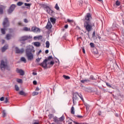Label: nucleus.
<instances>
[{
	"label": "nucleus",
	"mask_w": 124,
	"mask_h": 124,
	"mask_svg": "<svg viewBox=\"0 0 124 124\" xmlns=\"http://www.w3.org/2000/svg\"><path fill=\"white\" fill-rule=\"evenodd\" d=\"M91 18L92 16L90 14H87L86 16H85V20H86V21L84 22V27L85 30L87 31L88 32H90V31L93 30V26H94V24L92 25V24H91V22H90V19Z\"/></svg>",
	"instance_id": "1"
},
{
	"label": "nucleus",
	"mask_w": 124,
	"mask_h": 124,
	"mask_svg": "<svg viewBox=\"0 0 124 124\" xmlns=\"http://www.w3.org/2000/svg\"><path fill=\"white\" fill-rule=\"evenodd\" d=\"M0 68L1 71H5V69L7 70H10V67L7 64V62H4L3 60L1 61V62L0 63Z\"/></svg>",
	"instance_id": "2"
},
{
	"label": "nucleus",
	"mask_w": 124,
	"mask_h": 124,
	"mask_svg": "<svg viewBox=\"0 0 124 124\" xmlns=\"http://www.w3.org/2000/svg\"><path fill=\"white\" fill-rule=\"evenodd\" d=\"M26 56L28 61H31V47L27 46L26 49Z\"/></svg>",
	"instance_id": "3"
},
{
	"label": "nucleus",
	"mask_w": 124,
	"mask_h": 124,
	"mask_svg": "<svg viewBox=\"0 0 124 124\" xmlns=\"http://www.w3.org/2000/svg\"><path fill=\"white\" fill-rule=\"evenodd\" d=\"M78 96L80 97V98H81V100H84V99H83V96L81 95V94H79L78 93L76 92L74 93L73 97V101L74 104H75V100L78 99Z\"/></svg>",
	"instance_id": "4"
},
{
	"label": "nucleus",
	"mask_w": 124,
	"mask_h": 124,
	"mask_svg": "<svg viewBox=\"0 0 124 124\" xmlns=\"http://www.w3.org/2000/svg\"><path fill=\"white\" fill-rule=\"evenodd\" d=\"M47 64H49L50 66H53L55 64V62L53 61V57L49 56L46 59Z\"/></svg>",
	"instance_id": "5"
},
{
	"label": "nucleus",
	"mask_w": 124,
	"mask_h": 124,
	"mask_svg": "<svg viewBox=\"0 0 124 124\" xmlns=\"http://www.w3.org/2000/svg\"><path fill=\"white\" fill-rule=\"evenodd\" d=\"M40 65H41V66H42V67H44V68L51 67V66H50V64H48V62H47V59L44 60L43 62L40 64Z\"/></svg>",
	"instance_id": "6"
},
{
	"label": "nucleus",
	"mask_w": 124,
	"mask_h": 124,
	"mask_svg": "<svg viewBox=\"0 0 124 124\" xmlns=\"http://www.w3.org/2000/svg\"><path fill=\"white\" fill-rule=\"evenodd\" d=\"M3 26L4 28H7V27H9V21H8V18L7 17H5L4 19Z\"/></svg>",
	"instance_id": "7"
},
{
	"label": "nucleus",
	"mask_w": 124,
	"mask_h": 124,
	"mask_svg": "<svg viewBox=\"0 0 124 124\" xmlns=\"http://www.w3.org/2000/svg\"><path fill=\"white\" fill-rule=\"evenodd\" d=\"M16 7V5L12 4L11 6L10 7V8L8 10V14H11V13H12V12H13V11H14V9H15Z\"/></svg>",
	"instance_id": "8"
},
{
	"label": "nucleus",
	"mask_w": 124,
	"mask_h": 124,
	"mask_svg": "<svg viewBox=\"0 0 124 124\" xmlns=\"http://www.w3.org/2000/svg\"><path fill=\"white\" fill-rule=\"evenodd\" d=\"M31 31L33 32H35V33H38V32H40V29L36 27H33L31 28Z\"/></svg>",
	"instance_id": "9"
},
{
	"label": "nucleus",
	"mask_w": 124,
	"mask_h": 124,
	"mask_svg": "<svg viewBox=\"0 0 124 124\" xmlns=\"http://www.w3.org/2000/svg\"><path fill=\"white\" fill-rule=\"evenodd\" d=\"M31 36L30 35L23 36L21 37L20 40L21 41H26V40H28V39H31Z\"/></svg>",
	"instance_id": "10"
},
{
	"label": "nucleus",
	"mask_w": 124,
	"mask_h": 124,
	"mask_svg": "<svg viewBox=\"0 0 124 124\" xmlns=\"http://www.w3.org/2000/svg\"><path fill=\"white\" fill-rule=\"evenodd\" d=\"M16 54H23L24 53V48H21L20 49L19 48L16 47Z\"/></svg>",
	"instance_id": "11"
},
{
	"label": "nucleus",
	"mask_w": 124,
	"mask_h": 124,
	"mask_svg": "<svg viewBox=\"0 0 124 124\" xmlns=\"http://www.w3.org/2000/svg\"><path fill=\"white\" fill-rule=\"evenodd\" d=\"M45 9H46L47 13H48L50 15H51V14H53V12H54V11H53V10H51L50 7H49L48 6L46 7Z\"/></svg>",
	"instance_id": "12"
},
{
	"label": "nucleus",
	"mask_w": 124,
	"mask_h": 124,
	"mask_svg": "<svg viewBox=\"0 0 124 124\" xmlns=\"http://www.w3.org/2000/svg\"><path fill=\"white\" fill-rule=\"evenodd\" d=\"M46 29L47 30H51L52 29V24L50 21H48L46 26Z\"/></svg>",
	"instance_id": "13"
},
{
	"label": "nucleus",
	"mask_w": 124,
	"mask_h": 124,
	"mask_svg": "<svg viewBox=\"0 0 124 124\" xmlns=\"http://www.w3.org/2000/svg\"><path fill=\"white\" fill-rule=\"evenodd\" d=\"M16 72L17 73H19L20 75H21V76H23V75H24V74H25V72L22 69H17L16 70Z\"/></svg>",
	"instance_id": "14"
},
{
	"label": "nucleus",
	"mask_w": 124,
	"mask_h": 124,
	"mask_svg": "<svg viewBox=\"0 0 124 124\" xmlns=\"http://www.w3.org/2000/svg\"><path fill=\"white\" fill-rule=\"evenodd\" d=\"M7 49H8V45H5L2 47L1 52H5L6 50H7Z\"/></svg>",
	"instance_id": "15"
},
{
	"label": "nucleus",
	"mask_w": 124,
	"mask_h": 124,
	"mask_svg": "<svg viewBox=\"0 0 124 124\" xmlns=\"http://www.w3.org/2000/svg\"><path fill=\"white\" fill-rule=\"evenodd\" d=\"M5 8V6L2 5H0V14H3V9Z\"/></svg>",
	"instance_id": "16"
},
{
	"label": "nucleus",
	"mask_w": 124,
	"mask_h": 124,
	"mask_svg": "<svg viewBox=\"0 0 124 124\" xmlns=\"http://www.w3.org/2000/svg\"><path fill=\"white\" fill-rule=\"evenodd\" d=\"M49 20H50V22H51L52 24H53V25H54V24L56 23V21L57 19L54 17H50V18H49Z\"/></svg>",
	"instance_id": "17"
},
{
	"label": "nucleus",
	"mask_w": 124,
	"mask_h": 124,
	"mask_svg": "<svg viewBox=\"0 0 124 124\" xmlns=\"http://www.w3.org/2000/svg\"><path fill=\"white\" fill-rule=\"evenodd\" d=\"M34 40H40V39H42V36H36L34 37Z\"/></svg>",
	"instance_id": "18"
},
{
	"label": "nucleus",
	"mask_w": 124,
	"mask_h": 124,
	"mask_svg": "<svg viewBox=\"0 0 124 124\" xmlns=\"http://www.w3.org/2000/svg\"><path fill=\"white\" fill-rule=\"evenodd\" d=\"M34 46H35L36 47H40L41 44L39 42H36L33 43Z\"/></svg>",
	"instance_id": "19"
},
{
	"label": "nucleus",
	"mask_w": 124,
	"mask_h": 124,
	"mask_svg": "<svg viewBox=\"0 0 124 124\" xmlns=\"http://www.w3.org/2000/svg\"><path fill=\"white\" fill-rule=\"evenodd\" d=\"M12 35L10 34H7L6 35V39H7V40H9L10 39H11Z\"/></svg>",
	"instance_id": "20"
},
{
	"label": "nucleus",
	"mask_w": 124,
	"mask_h": 124,
	"mask_svg": "<svg viewBox=\"0 0 124 124\" xmlns=\"http://www.w3.org/2000/svg\"><path fill=\"white\" fill-rule=\"evenodd\" d=\"M75 108H74V107H72L71 108V114H73V115H74V114H75V111H74Z\"/></svg>",
	"instance_id": "21"
},
{
	"label": "nucleus",
	"mask_w": 124,
	"mask_h": 124,
	"mask_svg": "<svg viewBox=\"0 0 124 124\" xmlns=\"http://www.w3.org/2000/svg\"><path fill=\"white\" fill-rule=\"evenodd\" d=\"M30 30V29L28 27H24L22 29V31H29Z\"/></svg>",
	"instance_id": "22"
},
{
	"label": "nucleus",
	"mask_w": 124,
	"mask_h": 124,
	"mask_svg": "<svg viewBox=\"0 0 124 124\" xmlns=\"http://www.w3.org/2000/svg\"><path fill=\"white\" fill-rule=\"evenodd\" d=\"M46 48H49L50 47V42L49 41H47L46 42Z\"/></svg>",
	"instance_id": "23"
},
{
	"label": "nucleus",
	"mask_w": 124,
	"mask_h": 124,
	"mask_svg": "<svg viewBox=\"0 0 124 124\" xmlns=\"http://www.w3.org/2000/svg\"><path fill=\"white\" fill-rule=\"evenodd\" d=\"M20 61L21 62H23L25 63H26V62H27V61L26 60V58H25V57H21Z\"/></svg>",
	"instance_id": "24"
},
{
	"label": "nucleus",
	"mask_w": 124,
	"mask_h": 124,
	"mask_svg": "<svg viewBox=\"0 0 124 124\" xmlns=\"http://www.w3.org/2000/svg\"><path fill=\"white\" fill-rule=\"evenodd\" d=\"M19 93L20 95H26V94L23 91H20Z\"/></svg>",
	"instance_id": "25"
},
{
	"label": "nucleus",
	"mask_w": 124,
	"mask_h": 124,
	"mask_svg": "<svg viewBox=\"0 0 124 124\" xmlns=\"http://www.w3.org/2000/svg\"><path fill=\"white\" fill-rule=\"evenodd\" d=\"M18 25L24 27V26H25V24H24V23H23V22H22V21H19L18 22Z\"/></svg>",
	"instance_id": "26"
},
{
	"label": "nucleus",
	"mask_w": 124,
	"mask_h": 124,
	"mask_svg": "<svg viewBox=\"0 0 124 124\" xmlns=\"http://www.w3.org/2000/svg\"><path fill=\"white\" fill-rule=\"evenodd\" d=\"M63 77L66 80H69V79H70V78L69 76H67L63 75Z\"/></svg>",
	"instance_id": "27"
},
{
	"label": "nucleus",
	"mask_w": 124,
	"mask_h": 124,
	"mask_svg": "<svg viewBox=\"0 0 124 124\" xmlns=\"http://www.w3.org/2000/svg\"><path fill=\"white\" fill-rule=\"evenodd\" d=\"M1 32L2 34H5V29L3 28L1 29Z\"/></svg>",
	"instance_id": "28"
},
{
	"label": "nucleus",
	"mask_w": 124,
	"mask_h": 124,
	"mask_svg": "<svg viewBox=\"0 0 124 124\" xmlns=\"http://www.w3.org/2000/svg\"><path fill=\"white\" fill-rule=\"evenodd\" d=\"M32 94L33 96H34V95H37V94H38V92L34 91L32 93Z\"/></svg>",
	"instance_id": "29"
},
{
	"label": "nucleus",
	"mask_w": 124,
	"mask_h": 124,
	"mask_svg": "<svg viewBox=\"0 0 124 124\" xmlns=\"http://www.w3.org/2000/svg\"><path fill=\"white\" fill-rule=\"evenodd\" d=\"M55 9H56V10H60V7H59V5H58V3L56 4V5L55 6Z\"/></svg>",
	"instance_id": "30"
},
{
	"label": "nucleus",
	"mask_w": 124,
	"mask_h": 124,
	"mask_svg": "<svg viewBox=\"0 0 124 124\" xmlns=\"http://www.w3.org/2000/svg\"><path fill=\"white\" fill-rule=\"evenodd\" d=\"M6 116V112H5V110H3L2 111V117L4 118Z\"/></svg>",
	"instance_id": "31"
},
{
	"label": "nucleus",
	"mask_w": 124,
	"mask_h": 124,
	"mask_svg": "<svg viewBox=\"0 0 124 124\" xmlns=\"http://www.w3.org/2000/svg\"><path fill=\"white\" fill-rule=\"evenodd\" d=\"M116 5L117 6H120V5H121V2H120L119 0L116 1Z\"/></svg>",
	"instance_id": "32"
},
{
	"label": "nucleus",
	"mask_w": 124,
	"mask_h": 124,
	"mask_svg": "<svg viewBox=\"0 0 124 124\" xmlns=\"http://www.w3.org/2000/svg\"><path fill=\"white\" fill-rule=\"evenodd\" d=\"M67 21L68 23H70V24H71L74 22L73 21V20H71V19H67Z\"/></svg>",
	"instance_id": "33"
},
{
	"label": "nucleus",
	"mask_w": 124,
	"mask_h": 124,
	"mask_svg": "<svg viewBox=\"0 0 124 124\" xmlns=\"http://www.w3.org/2000/svg\"><path fill=\"white\" fill-rule=\"evenodd\" d=\"M60 121H63L64 120V116L62 115L61 117L59 118Z\"/></svg>",
	"instance_id": "34"
},
{
	"label": "nucleus",
	"mask_w": 124,
	"mask_h": 124,
	"mask_svg": "<svg viewBox=\"0 0 124 124\" xmlns=\"http://www.w3.org/2000/svg\"><path fill=\"white\" fill-rule=\"evenodd\" d=\"M22 4H23V2H18L17 3V5H18V6H21V5H22Z\"/></svg>",
	"instance_id": "35"
},
{
	"label": "nucleus",
	"mask_w": 124,
	"mask_h": 124,
	"mask_svg": "<svg viewBox=\"0 0 124 124\" xmlns=\"http://www.w3.org/2000/svg\"><path fill=\"white\" fill-rule=\"evenodd\" d=\"M81 83H85V82H89V80L84 79L80 81Z\"/></svg>",
	"instance_id": "36"
},
{
	"label": "nucleus",
	"mask_w": 124,
	"mask_h": 124,
	"mask_svg": "<svg viewBox=\"0 0 124 124\" xmlns=\"http://www.w3.org/2000/svg\"><path fill=\"white\" fill-rule=\"evenodd\" d=\"M15 89H16V91H19V87L18 86V85H15Z\"/></svg>",
	"instance_id": "37"
},
{
	"label": "nucleus",
	"mask_w": 124,
	"mask_h": 124,
	"mask_svg": "<svg viewBox=\"0 0 124 124\" xmlns=\"http://www.w3.org/2000/svg\"><path fill=\"white\" fill-rule=\"evenodd\" d=\"M24 5L25 6H28V7H30V6H31V4L28 3H25Z\"/></svg>",
	"instance_id": "38"
},
{
	"label": "nucleus",
	"mask_w": 124,
	"mask_h": 124,
	"mask_svg": "<svg viewBox=\"0 0 124 124\" xmlns=\"http://www.w3.org/2000/svg\"><path fill=\"white\" fill-rule=\"evenodd\" d=\"M40 61H41V58H38L37 59H36V62H40Z\"/></svg>",
	"instance_id": "39"
},
{
	"label": "nucleus",
	"mask_w": 124,
	"mask_h": 124,
	"mask_svg": "<svg viewBox=\"0 0 124 124\" xmlns=\"http://www.w3.org/2000/svg\"><path fill=\"white\" fill-rule=\"evenodd\" d=\"M22 82H23V80H22L21 79H17V83H22Z\"/></svg>",
	"instance_id": "40"
},
{
	"label": "nucleus",
	"mask_w": 124,
	"mask_h": 124,
	"mask_svg": "<svg viewBox=\"0 0 124 124\" xmlns=\"http://www.w3.org/2000/svg\"><path fill=\"white\" fill-rule=\"evenodd\" d=\"M95 36V31H94L92 34V37L93 38H94V37Z\"/></svg>",
	"instance_id": "41"
},
{
	"label": "nucleus",
	"mask_w": 124,
	"mask_h": 124,
	"mask_svg": "<svg viewBox=\"0 0 124 124\" xmlns=\"http://www.w3.org/2000/svg\"><path fill=\"white\" fill-rule=\"evenodd\" d=\"M24 23L27 24V23H29V20H28V19L27 18H25L24 19Z\"/></svg>",
	"instance_id": "42"
},
{
	"label": "nucleus",
	"mask_w": 124,
	"mask_h": 124,
	"mask_svg": "<svg viewBox=\"0 0 124 124\" xmlns=\"http://www.w3.org/2000/svg\"><path fill=\"white\" fill-rule=\"evenodd\" d=\"M90 45L91 47H92V48H93V47H94V45L93 43H91Z\"/></svg>",
	"instance_id": "43"
},
{
	"label": "nucleus",
	"mask_w": 124,
	"mask_h": 124,
	"mask_svg": "<svg viewBox=\"0 0 124 124\" xmlns=\"http://www.w3.org/2000/svg\"><path fill=\"white\" fill-rule=\"evenodd\" d=\"M54 121L55 123H59V122H60V120L57 118H55Z\"/></svg>",
	"instance_id": "44"
},
{
	"label": "nucleus",
	"mask_w": 124,
	"mask_h": 124,
	"mask_svg": "<svg viewBox=\"0 0 124 124\" xmlns=\"http://www.w3.org/2000/svg\"><path fill=\"white\" fill-rule=\"evenodd\" d=\"M106 85H107V86L109 88H112V86H111V85H110V84H109V83H107V82H106Z\"/></svg>",
	"instance_id": "45"
},
{
	"label": "nucleus",
	"mask_w": 124,
	"mask_h": 124,
	"mask_svg": "<svg viewBox=\"0 0 124 124\" xmlns=\"http://www.w3.org/2000/svg\"><path fill=\"white\" fill-rule=\"evenodd\" d=\"M7 102H8V99L7 97H6L5 99V103H7Z\"/></svg>",
	"instance_id": "46"
},
{
	"label": "nucleus",
	"mask_w": 124,
	"mask_h": 124,
	"mask_svg": "<svg viewBox=\"0 0 124 124\" xmlns=\"http://www.w3.org/2000/svg\"><path fill=\"white\" fill-rule=\"evenodd\" d=\"M32 74L34 76H36V75H37V73H36V72H33L32 73Z\"/></svg>",
	"instance_id": "47"
},
{
	"label": "nucleus",
	"mask_w": 124,
	"mask_h": 124,
	"mask_svg": "<svg viewBox=\"0 0 124 124\" xmlns=\"http://www.w3.org/2000/svg\"><path fill=\"white\" fill-rule=\"evenodd\" d=\"M33 85H37V82L36 81V80H34L33 81Z\"/></svg>",
	"instance_id": "48"
},
{
	"label": "nucleus",
	"mask_w": 124,
	"mask_h": 124,
	"mask_svg": "<svg viewBox=\"0 0 124 124\" xmlns=\"http://www.w3.org/2000/svg\"><path fill=\"white\" fill-rule=\"evenodd\" d=\"M3 100H4V97H1L0 98V101H3Z\"/></svg>",
	"instance_id": "49"
},
{
	"label": "nucleus",
	"mask_w": 124,
	"mask_h": 124,
	"mask_svg": "<svg viewBox=\"0 0 124 124\" xmlns=\"http://www.w3.org/2000/svg\"><path fill=\"white\" fill-rule=\"evenodd\" d=\"M41 52H42L41 51V50H40L37 53V56H38V55H39V54H40V53H41Z\"/></svg>",
	"instance_id": "50"
},
{
	"label": "nucleus",
	"mask_w": 124,
	"mask_h": 124,
	"mask_svg": "<svg viewBox=\"0 0 124 124\" xmlns=\"http://www.w3.org/2000/svg\"><path fill=\"white\" fill-rule=\"evenodd\" d=\"M82 49L83 53L85 54V53H86V52L85 51V48H84V47H82Z\"/></svg>",
	"instance_id": "51"
},
{
	"label": "nucleus",
	"mask_w": 124,
	"mask_h": 124,
	"mask_svg": "<svg viewBox=\"0 0 124 124\" xmlns=\"http://www.w3.org/2000/svg\"><path fill=\"white\" fill-rule=\"evenodd\" d=\"M77 117L78 118H79V119H81V118H83V116H82L81 115H77Z\"/></svg>",
	"instance_id": "52"
},
{
	"label": "nucleus",
	"mask_w": 124,
	"mask_h": 124,
	"mask_svg": "<svg viewBox=\"0 0 124 124\" xmlns=\"http://www.w3.org/2000/svg\"><path fill=\"white\" fill-rule=\"evenodd\" d=\"M45 53H46V54H48V53H49V50L46 49V50L45 51Z\"/></svg>",
	"instance_id": "53"
},
{
	"label": "nucleus",
	"mask_w": 124,
	"mask_h": 124,
	"mask_svg": "<svg viewBox=\"0 0 124 124\" xmlns=\"http://www.w3.org/2000/svg\"><path fill=\"white\" fill-rule=\"evenodd\" d=\"M64 28L65 29H67V28H68V25H65Z\"/></svg>",
	"instance_id": "54"
},
{
	"label": "nucleus",
	"mask_w": 124,
	"mask_h": 124,
	"mask_svg": "<svg viewBox=\"0 0 124 124\" xmlns=\"http://www.w3.org/2000/svg\"><path fill=\"white\" fill-rule=\"evenodd\" d=\"M35 91H39V88L36 87V89H35Z\"/></svg>",
	"instance_id": "55"
},
{
	"label": "nucleus",
	"mask_w": 124,
	"mask_h": 124,
	"mask_svg": "<svg viewBox=\"0 0 124 124\" xmlns=\"http://www.w3.org/2000/svg\"><path fill=\"white\" fill-rule=\"evenodd\" d=\"M5 42V41L4 40H2V44H3Z\"/></svg>",
	"instance_id": "56"
},
{
	"label": "nucleus",
	"mask_w": 124,
	"mask_h": 124,
	"mask_svg": "<svg viewBox=\"0 0 124 124\" xmlns=\"http://www.w3.org/2000/svg\"><path fill=\"white\" fill-rule=\"evenodd\" d=\"M73 123H74V124H79L78 122H76L75 121H73Z\"/></svg>",
	"instance_id": "57"
},
{
	"label": "nucleus",
	"mask_w": 124,
	"mask_h": 124,
	"mask_svg": "<svg viewBox=\"0 0 124 124\" xmlns=\"http://www.w3.org/2000/svg\"><path fill=\"white\" fill-rule=\"evenodd\" d=\"M98 38L99 39H101V37H100L99 35H98Z\"/></svg>",
	"instance_id": "58"
},
{
	"label": "nucleus",
	"mask_w": 124,
	"mask_h": 124,
	"mask_svg": "<svg viewBox=\"0 0 124 124\" xmlns=\"http://www.w3.org/2000/svg\"><path fill=\"white\" fill-rule=\"evenodd\" d=\"M98 115H99V116H100L101 115V112H99Z\"/></svg>",
	"instance_id": "59"
},
{
	"label": "nucleus",
	"mask_w": 124,
	"mask_h": 124,
	"mask_svg": "<svg viewBox=\"0 0 124 124\" xmlns=\"http://www.w3.org/2000/svg\"><path fill=\"white\" fill-rule=\"evenodd\" d=\"M33 124H39V123L35 122L33 123Z\"/></svg>",
	"instance_id": "60"
},
{
	"label": "nucleus",
	"mask_w": 124,
	"mask_h": 124,
	"mask_svg": "<svg viewBox=\"0 0 124 124\" xmlns=\"http://www.w3.org/2000/svg\"><path fill=\"white\" fill-rule=\"evenodd\" d=\"M116 117H119V115H118V113L115 114Z\"/></svg>",
	"instance_id": "61"
},
{
	"label": "nucleus",
	"mask_w": 124,
	"mask_h": 124,
	"mask_svg": "<svg viewBox=\"0 0 124 124\" xmlns=\"http://www.w3.org/2000/svg\"><path fill=\"white\" fill-rule=\"evenodd\" d=\"M98 1H100V2H102V0H97Z\"/></svg>",
	"instance_id": "62"
},
{
	"label": "nucleus",
	"mask_w": 124,
	"mask_h": 124,
	"mask_svg": "<svg viewBox=\"0 0 124 124\" xmlns=\"http://www.w3.org/2000/svg\"><path fill=\"white\" fill-rule=\"evenodd\" d=\"M31 59H33V55L32 54L31 55Z\"/></svg>",
	"instance_id": "63"
},
{
	"label": "nucleus",
	"mask_w": 124,
	"mask_h": 124,
	"mask_svg": "<svg viewBox=\"0 0 124 124\" xmlns=\"http://www.w3.org/2000/svg\"><path fill=\"white\" fill-rule=\"evenodd\" d=\"M68 124H72V122H69Z\"/></svg>",
	"instance_id": "64"
}]
</instances>
